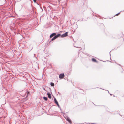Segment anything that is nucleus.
Returning <instances> with one entry per match:
<instances>
[{
	"instance_id": "obj_11",
	"label": "nucleus",
	"mask_w": 124,
	"mask_h": 124,
	"mask_svg": "<svg viewBox=\"0 0 124 124\" xmlns=\"http://www.w3.org/2000/svg\"><path fill=\"white\" fill-rule=\"evenodd\" d=\"M56 38H55V36H54L52 39H51V41H53Z\"/></svg>"
},
{
	"instance_id": "obj_5",
	"label": "nucleus",
	"mask_w": 124,
	"mask_h": 124,
	"mask_svg": "<svg viewBox=\"0 0 124 124\" xmlns=\"http://www.w3.org/2000/svg\"><path fill=\"white\" fill-rule=\"evenodd\" d=\"M56 33H53L50 36V38H51L53 37L54 36H55V35H56Z\"/></svg>"
},
{
	"instance_id": "obj_18",
	"label": "nucleus",
	"mask_w": 124,
	"mask_h": 124,
	"mask_svg": "<svg viewBox=\"0 0 124 124\" xmlns=\"http://www.w3.org/2000/svg\"><path fill=\"white\" fill-rule=\"evenodd\" d=\"M90 123H89V124H90ZM91 124H92V123H91Z\"/></svg>"
},
{
	"instance_id": "obj_17",
	"label": "nucleus",
	"mask_w": 124,
	"mask_h": 124,
	"mask_svg": "<svg viewBox=\"0 0 124 124\" xmlns=\"http://www.w3.org/2000/svg\"><path fill=\"white\" fill-rule=\"evenodd\" d=\"M44 89V90H45V89Z\"/></svg>"
},
{
	"instance_id": "obj_15",
	"label": "nucleus",
	"mask_w": 124,
	"mask_h": 124,
	"mask_svg": "<svg viewBox=\"0 0 124 124\" xmlns=\"http://www.w3.org/2000/svg\"><path fill=\"white\" fill-rule=\"evenodd\" d=\"M37 0H33V1L35 2Z\"/></svg>"
},
{
	"instance_id": "obj_19",
	"label": "nucleus",
	"mask_w": 124,
	"mask_h": 124,
	"mask_svg": "<svg viewBox=\"0 0 124 124\" xmlns=\"http://www.w3.org/2000/svg\"><path fill=\"white\" fill-rule=\"evenodd\" d=\"M123 11H124V10Z\"/></svg>"
},
{
	"instance_id": "obj_9",
	"label": "nucleus",
	"mask_w": 124,
	"mask_h": 124,
	"mask_svg": "<svg viewBox=\"0 0 124 124\" xmlns=\"http://www.w3.org/2000/svg\"><path fill=\"white\" fill-rule=\"evenodd\" d=\"M50 85L52 86H54V83L51 82L50 83Z\"/></svg>"
},
{
	"instance_id": "obj_6",
	"label": "nucleus",
	"mask_w": 124,
	"mask_h": 124,
	"mask_svg": "<svg viewBox=\"0 0 124 124\" xmlns=\"http://www.w3.org/2000/svg\"><path fill=\"white\" fill-rule=\"evenodd\" d=\"M47 95L48 97L50 99H51V97L50 94L49 93H48Z\"/></svg>"
},
{
	"instance_id": "obj_16",
	"label": "nucleus",
	"mask_w": 124,
	"mask_h": 124,
	"mask_svg": "<svg viewBox=\"0 0 124 124\" xmlns=\"http://www.w3.org/2000/svg\"><path fill=\"white\" fill-rule=\"evenodd\" d=\"M110 94V95H112V94Z\"/></svg>"
},
{
	"instance_id": "obj_13",
	"label": "nucleus",
	"mask_w": 124,
	"mask_h": 124,
	"mask_svg": "<svg viewBox=\"0 0 124 124\" xmlns=\"http://www.w3.org/2000/svg\"><path fill=\"white\" fill-rule=\"evenodd\" d=\"M57 105V106H58V107L60 108L61 109V108L60 107V106H59V104H58V103L57 104H56Z\"/></svg>"
},
{
	"instance_id": "obj_12",
	"label": "nucleus",
	"mask_w": 124,
	"mask_h": 124,
	"mask_svg": "<svg viewBox=\"0 0 124 124\" xmlns=\"http://www.w3.org/2000/svg\"><path fill=\"white\" fill-rule=\"evenodd\" d=\"M43 99L45 101H47V98L46 97H44Z\"/></svg>"
},
{
	"instance_id": "obj_8",
	"label": "nucleus",
	"mask_w": 124,
	"mask_h": 124,
	"mask_svg": "<svg viewBox=\"0 0 124 124\" xmlns=\"http://www.w3.org/2000/svg\"><path fill=\"white\" fill-rule=\"evenodd\" d=\"M54 101L55 103L56 104H57L58 103V101H57V100H56V99L55 98H54Z\"/></svg>"
},
{
	"instance_id": "obj_1",
	"label": "nucleus",
	"mask_w": 124,
	"mask_h": 124,
	"mask_svg": "<svg viewBox=\"0 0 124 124\" xmlns=\"http://www.w3.org/2000/svg\"><path fill=\"white\" fill-rule=\"evenodd\" d=\"M68 35V32H65L64 34L62 35L61 36V37L62 38H63L66 37Z\"/></svg>"
},
{
	"instance_id": "obj_7",
	"label": "nucleus",
	"mask_w": 124,
	"mask_h": 124,
	"mask_svg": "<svg viewBox=\"0 0 124 124\" xmlns=\"http://www.w3.org/2000/svg\"><path fill=\"white\" fill-rule=\"evenodd\" d=\"M61 35V34H59L56 35H55V36H54L56 39L57 38H58V37H59Z\"/></svg>"
},
{
	"instance_id": "obj_10",
	"label": "nucleus",
	"mask_w": 124,
	"mask_h": 124,
	"mask_svg": "<svg viewBox=\"0 0 124 124\" xmlns=\"http://www.w3.org/2000/svg\"><path fill=\"white\" fill-rule=\"evenodd\" d=\"M92 60L93 62H96V60L94 58H92Z\"/></svg>"
},
{
	"instance_id": "obj_14",
	"label": "nucleus",
	"mask_w": 124,
	"mask_h": 124,
	"mask_svg": "<svg viewBox=\"0 0 124 124\" xmlns=\"http://www.w3.org/2000/svg\"><path fill=\"white\" fill-rule=\"evenodd\" d=\"M120 12H119L117 14H116V16H118L120 13Z\"/></svg>"
},
{
	"instance_id": "obj_3",
	"label": "nucleus",
	"mask_w": 124,
	"mask_h": 124,
	"mask_svg": "<svg viewBox=\"0 0 124 124\" xmlns=\"http://www.w3.org/2000/svg\"><path fill=\"white\" fill-rule=\"evenodd\" d=\"M65 119L68 121L69 122L70 124L71 123V121L70 120V119L67 116H66V117H64Z\"/></svg>"
},
{
	"instance_id": "obj_2",
	"label": "nucleus",
	"mask_w": 124,
	"mask_h": 124,
	"mask_svg": "<svg viewBox=\"0 0 124 124\" xmlns=\"http://www.w3.org/2000/svg\"><path fill=\"white\" fill-rule=\"evenodd\" d=\"M65 119L68 121L69 122L70 124L71 123V121L70 120V119L67 116H66V117H64Z\"/></svg>"
},
{
	"instance_id": "obj_4",
	"label": "nucleus",
	"mask_w": 124,
	"mask_h": 124,
	"mask_svg": "<svg viewBox=\"0 0 124 124\" xmlns=\"http://www.w3.org/2000/svg\"><path fill=\"white\" fill-rule=\"evenodd\" d=\"M64 74H61L59 75V78L61 79H62L64 78Z\"/></svg>"
}]
</instances>
